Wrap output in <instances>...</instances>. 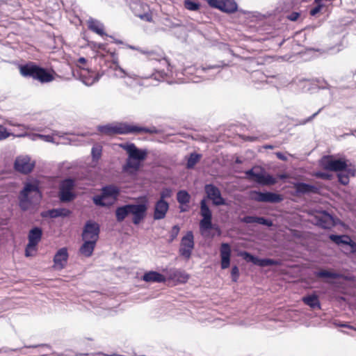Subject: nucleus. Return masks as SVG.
Returning a JSON list of instances; mask_svg holds the SVG:
<instances>
[{
  "mask_svg": "<svg viewBox=\"0 0 356 356\" xmlns=\"http://www.w3.org/2000/svg\"><path fill=\"white\" fill-rule=\"evenodd\" d=\"M240 255L248 262H251L254 265H257L261 267L270 266H278L280 264L279 260L272 259H259L257 257L254 256L248 252H242Z\"/></svg>",
  "mask_w": 356,
  "mask_h": 356,
  "instance_id": "nucleus-16",
  "label": "nucleus"
},
{
  "mask_svg": "<svg viewBox=\"0 0 356 356\" xmlns=\"http://www.w3.org/2000/svg\"><path fill=\"white\" fill-rule=\"evenodd\" d=\"M331 86L329 85L327 81H318V88H321V89H328L329 90V88H330Z\"/></svg>",
  "mask_w": 356,
  "mask_h": 356,
  "instance_id": "nucleus-54",
  "label": "nucleus"
},
{
  "mask_svg": "<svg viewBox=\"0 0 356 356\" xmlns=\"http://www.w3.org/2000/svg\"><path fill=\"white\" fill-rule=\"evenodd\" d=\"M350 238L348 235L330 234L329 236V238L337 245H347Z\"/></svg>",
  "mask_w": 356,
  "mask_h": 356,
  "instance_id": "nucleus-35",
  "label": "nucleus"
},
{
  "mask_svg": "<svg viewBox=\"0 0 356 356\" xmlns=\"http://www.w3.org/2000/svg\"><path fill=\"white\" fill-rule=\"evenodd\" d=\"M68 252L66 248H60L56 253L54 257V262L55 268L61 270L65 268L67 259Z\"/></svg>",
  "mask_w": 356,
  "mask_h": 356,
  "instance_id": "nucleus-24",
  "label": "nucleus"
},
{
  "mask_svg": "<svg viewBox=\"0 0 356 356\" xmlns=\"http://www.w3.org/2000/svg\"><path fill=\"white\" fill-rule=\"evenodd\" d=\"M35 248L36 247H29V243H28L27 245H26V248H25V256L27 257H31L32 255L31 253V251L35 250Z\"/></svg>",
  "mask_w": 356,
  "mask_h": 356,
  "instance_id": "nucleus-55",
  "label": "nucleus"
},
{
  "mask_svg": "<svg viewBox=\"0 0 356 356\" xmlns=\"http://www.w3.org/2000/svg\"><path fill=\"white\" fill-rule=\"evenodd\" d=\"M341 90V89L339 88H335V87H332V86L329 88V92H330V98L332 99L337 98L340 95Z\"/></svg>",
  "mask_w": 356,
  "mask_h": 356,
  "instance_id": "nucleus-45",
  "label": "nucleus"
},
{
  "mask_svg": "<svg viewBox=\"0 0 356 356\" xmlns=\"http://www.w3.org/2000/svg\"><path fill=\"white\" fill-rule=\"evenodd\" d=\"M309 81L308 79H305L304 78H296V79H293L291 83L299 85L301 83H307Z\"/></svg>",
  "mask_w": 356,
  "mask_h": 356,
  "instance_id": "nucleus-56",
  "label": "nucleus"
},
{
  "mask_svg": "<svg viewBox=\"0 0 356 356\" xmlns=\"http://www.w3.org/2000/svg\"><path fill=\"white\" fill-rule=\"evenodd\" d=\"M200 215L202 217L200 222V229L203 231L212 229V212L205 199L200 201Z\"/></svg>",
  "mask_w": 356,
  "mask_h": 356,
  "instance_id": "nucleus-13",
  "label": "nucleus"
},
{
  "mask_svg": "<svg viewBox=\"0 0 356 356\" xmlns=\"http://www.w3.org/2000/svg\"><path fill=\"white\" fill-rule=\"evenodd\" d=\"M302 300L306 305L310 307L313 309L321 308V303L318 296L314 293L304 296Z\"/></svg>",
  "mask_w": 356,
  "mask_h": 356,
  "instance_id": "nucleus-31",
  "label": "nucleus"
},
{
  "mask_svg": "<svg viewBox=\"0 0 356 356\" xmlns=\"http://www.w3.org/2000/svg\"><path fill=\"white\" fill-rule=\"evenodd\" d=\"M102 146L99 144H95L92 146L91 149V156L93 161H98L102 156Z\"/></svg>",
  "mask_w": 356,
  "mask_h": 356,
  "instance_id": "nucleus-39",
  "label": "nucleus"
},
{
  "mask_svg": "<svg viewBox=\"0 0 356 356\" xmlns=\"http://www.w3.org/2000/svg\"><path fill=\"white\" fill-rule=\"evenodd\" d=\"M42 236V230L39 227H34L32 228L28 235L29 248L36 247L40 241Z\"/></svg>",
  "mask_w": 356,
  "mask_h": 356,
  "instance_id": "nucleus-27",
  "label": "nucleus"
},
{
  "mask_svg": "<svg viewBox=\"0 0 356 356\" xmlns=\"http://www.w3.org/2000/svg\"><path fill=\"white\" fill-rule=\"evenodd\" d=\"M300 14L298 12H292L291 13L288 15L287 19L291 22H295L298 19V17H300Z\"/></svg>",
  "mask_w": 356,
  "mask_h": 356,
  "instance_id": "nucleus-52",
  "label": "nucleus"
},
{
  "mask_svg": "<svg viewBox=\"0 0 356 356\" xmlns=\"http://www.w3.org/2000/svg\"><path fill=\"white\" fill-rule=\"evenodd\" d=\"M113 42L115 43V44H122L123 42L122 40H117V39H114L113 38Z\"/></svg>",
  "mask_w": 356,
  "mask_h": 356,
  "instance_id": "nucleus-64",
  "label": "nucleus"
},
{
  "mask_svg": "<svg viewBox=\"0 0 356 356\" xmlns=\"http://www.w3.org/2000/svg\"><path fill=\"white\" fill-rule=\"evenodd\" d=\"M105 46L104 44L99 43L97 47L99 49L104 50L105 49Z\"/></svg>",
  "mask_w": 356,
  "mask_h": 356,
  "instance_id": "nucleus-63",
  "label": "nucleus"
},
{
  "mask_svg": "<svg viewBox=\"0 0 356 356\" xmlns=\"http://www.w3.org/2000/svg\"><path fill=\"white\" fill-rule=\"evenodd\" d=\"M78 61L79 63L83 64L86 63V59L83 57H81L79 58Z\"/></svg>",
  "mask_w": 356,
  "mask_h": 356,
  "instance_id": "nucleus-61",
  "label": "nucleus"
},
{
  "mask_svg": "<svg viewBox=\"0 0 356 356\" xmlns=\"http://www.w3.org/2000/svg\"><path fill=\"white\" fill-rule=\"evenodd\" d=\"M321 165L325 170L337 172L344 171L348 167L346 161L341 159H333L329 156L322 159Z\"/></svg>",
  "mask_w": 356,
  "mask_h": 356,
  "instance_id": "nucleus-12",
  "label": "nucleus"
},
{
  "mask_svg": "<svg viewBox=\"0 0 356 356\" xmlns=\"http://www.w3.org/2000/svg\"><path fill=\"white\" fill-rule=\"evenodd\" d=\"M24 348H42L43 349L51 350V346L49 345H48V344H46V343L24 346Z\"/></svg>",
  "mask_w": 356,
  "mask_h": 356,
  "instance_id": "nucleus-50",
  "label": "nucleus"
},
{
  "mask_svg": "<svg viewBox=\"0 0 356 356\" xmlns=\"http://www.w3.org/2000/svg\"><path fill=\"white\" fill-rule=\"evenodd\" d=\"M169 209V204L165 200H157L154 205L153 218L155 220H162L165 218Z\"/></svg>",
  "mask_w": 356,
  "mask_h": 356,
  "instance_id": "nucleus-22",
  "label": "nucleus"
},
{
  "mask_svg": "<svg viewBox=\"0 0 356 356\" xmlns=\"http://www.w3.org/2000/svg\"><path fill=\"white\" fill-rule=\"evenodd\" d=\"M120 191L114 185H106L102 188L101 194L92 197L93 203L99 207H110L117 200Z\"/></svg>",
  "mask_w": 356,
  "mask_h": 356,
  "instance_id": "nucleus-7",
  "label": "nucleus"
},
{
  "mask_svg": "<svg viewBox=\"0 0 356 356\" xmlns=\"http://www.w3.org/2000/svg\"><path fill=\"white\" fill-rule=\"evenodd\" d=\"M180 231V227L178 225H174L170 232L169 242H172L178 236Z\"/></svg>",
  "mask_w": 356,
  "mask_h": 356,
  "instance_id": "nucleus-42",
  "label": "nucleus"
},
{
  "mask_svg": "<svg viewBox=\"0 0 356 356\" xmlns=\"http://www.w3.org/2000/svg\"><path fill=\"white\" fill-rule=\"evenodd\" d=\"M251 197L256 202L268 203H280L284 200L282 195L270 191H254L251 193Z\"/></svg>",
  "mask_w": 356,
  "mask_h": 356,
  "instance_id": "nucleus-11",
  "label": "nucleus"
},
{
  "mask_svg": "<svg viewBox=\"0 0 356 356\" xmlns=\"http://www.w3.org/2000/svg\"><path fill=\"white\" fill-rule=\"evenodd\" d=\"M276 154V156H277L279 159H280V160H282V161H286V160H287V157H286V156L283 153H282V152H276V154Z\"/></svg>",
  "mask_w": 356,
  "mask_h": 356,
  "instance_id": "nucleus-58",
  "label": "nucleus"
},
{
  "mask_svg": "<svg viewBox=\"0 0 356 356\" xmlns=\"http://www.w3.org/2000/svg\"><path fill=\"white\" fill-rule=\"evenodd\" d=\"M316 176L318 178H321L326 180H330L331 179L332 177V175L330 174L325 172H316Z\"/></svg>",
  "mask_w": 356,
  "mask_h": 356,
  "instance_id": "nucleus-51",
  "label": "nucleus"
},
{
  "mask_svg": "<svg viewBox=\"0 0 356 356\" xmlns=\"http://www.w3.org/2000/svg\"><path fill=\"white\" fill-rule=\"evenodd\" d=\"M350 247V251L353 253H356V243L350 238L348 239V243L347 244Z\"/></svg>",
  "mask_w": 356,
  "mask_h": 356,
  "instance_id": "nucleus-53",
  "label": "nucleus"
},
{
  "mask_svg": "<svg viewBox=\"0 0 356 356\" xmlns=\"http://www.w3.org/2000/svg\"><path fill=\"white\" fill-rule=\"evenodd\" d=\"M295 195L298 196L301 195L317 194L319 193V188L314 185L305 182H296L293 184Z\"/></svg>",
  "mask_w": 356,
  "mask_h": 356,
  "instance_id": "nucleus-19",
  "label": "nucleus"
},
{
  "mask_svg": "<svg viewBox=\"0 0 356 356\" xmlns=\"http://www.w3.org/2000/svg\"><path fill=\"white\" fill-rule=\"evenodd\" d=\"M177 200L180 204H187L190 202L191 195L186 190H180L177 193Z\"/></svg>",
  "mask_w": 356,
  "mask_h": 356,
  "instance_id": "nucleus-34",
  "label": "nucleus"
},
{
  "mask_svg": "<svg viewBox=\"0 0 356 356\" xmlns=\"http://www.w3.org/2000/svg\"><path fill=\"white\" fill-rule=\"evenodd\" d=\"M42 193L37 182H26L19 195V207L23 211L29 210L33 204H39Z\"/></svg>",
  "mask_w": 356,
  "mask_h": 356,
  "instance_id": "nucleus-4",
  "label": "nucleus"
},
{
  "mask_svg": "<svg viewBox=\"0 0 356 356\" xmlns=\"http://www.w3.org/2000/svg\"><path fill=\"white\" fill-rule=\"evenodd\" d=\"M315 275L319 278H332V279H339L342 277L341 274L331 272L326 270H322L315 273Z\"/></svg>",
  "mask_w": 356,
  "mask_h": 356,
  "instance_id": "nucleus-33",
  "label": "nucleus"
},
{
  "mask_svg": "<svg viewBox=\"0 0 356 356\" xmlns=\"http://www.w3.org/2000/svg\"><path fill=\"white\" fill-rule=\"evenodd\" d=\"M355 174V169L348 167L346 170L337 173L338 180L341 184L347 185L349 183L350 176L354 177Z\"/></svg>",
  "mask_w": 356,
  "mask_h": 356,
  "instance_id": "nucleus-32",
  "label": "nucleus"
},
{
  "mask_svg": "<svg viewBox=\"0 0 356 356\" xmlns=\"http://www.w3.org/2000/svg\"><path fill=\"white\" fill-rule=\"evenodd\" d=\"M68 133L60 131H53L51 134H33L29 135V138L33 140H42L48 143H56L54 140V136H58L59 138H64Z\"/></svg>",
  "mask_w": 356,
  "mask_h": 356,
  "instance_id": "nucleus-23",
  "label": "nucleus"
},
{
  "mask_svg": "<svg viewBox=\"0 0 356 356\" xmlns=\"http://www.w3.org/2000/svg\"><path fill=\"white\" fill-rule=\"evenodd\" d=\"M148 202L145 197L140 203H129L116 208L115 214L116 220L122 222L129 215H132V222L135 225H139L147 216Z\"/></svg>",
  "mask_w": 356,
  "mask_h": 356,
  "instance_id": "nucleus-2",
  "label": "nucleus"
},
{
  "mask_svg": "<svg viewBox=\"0 0 356 356\" xmlns=\"http://www.w3.org/2000/svg\"><path fill=\"white\" fill-rule=\"evenodd\" d=\"M101 77L99 74H95L94 76L89 78L87 81H84V83L87 86H91L93 83L97 82Z\"/></svg>",
  "mask_w": 356,
  "mask_h": 356,
  "instance_id": "nucleus-49",
  "label": "nucleus"
},
{
  "mask_svg": "<svg viewBox=\"0 0 356 356\" xmlns=\"http://www.w3.org/2000/svg\"><path fill=\"white\" fill-rule=\"evenodd\" d=\"M97 130L102 134L109 136L113 134L157 133V130L154 127L149 128L130 124L128 123L107 124L105 125H99L97 127Z\"/></svg>",
  "mask_w": 356,
  "mask_h": 356,
  "instance_id": "nucleus-3",
  "label": "nucleus"
},
{
  "mask_svg": "<svg viewBox=\"0 0 356 356\" xmlns=\"http://www.w3.org/2000/svg\"><path fill=\"white\" fill-rule=\"evenodd\" d=\"M88 27L90 31L96 33L97 34L101 36H108V35L104 32V24L97 19H95L94 18H90L88 20Z\"/></svg>",
  "mask_w": 356,
  "mask_h": 356,
  "instance_id": "nucleus-29",
  "label": "nucleus"
},
{
  "mask_svg": "<svg viewBox=\"0 0 356 356\" xmlns=\"http://www.w3.org/2000/svg\"><path fill=\"white\" fill-rule=\"evenodd\" d=\"M195 247L194 236L192 231H188L181 238L179 249V255L188 260Z\"/></svg>",
  "mask_w": 356,
  "mask_h": 356,
  "instance_id": "nucleus-9",
  "label": "nucleus"
},
{
  "mask_svg": "<svg viewBox=\"0 0 356 356\" xmlns=\"http://www.w3.org/2000/svg\"><path fill=\"white\" fill-rule=\"evenodd\" d=\"M20 74L24 77L32 78L42 83H49L54 79V75L47 69L34 62L29 61L19 66Z\"/></svg>",
  "mask_w": 356,
  "mask_h": 356,
  "instance_id": "nucleus-6",
  "label": "nucleus"
},
{
  "mask_svg": "<svg viewBox=\"0 0 356 356\" xmlns=\"http://www.w3.org/2000/svg\"><path fill=\"white\" fill-rule=\"evenodd\" d=\"M35 165V161H31L29 156H19L15 161L14 168L17 172L26 175L33 170Z\"/></svg>",
  "mask_w": 356,
  "mask_h": 356,
  "instance_id": "nucleus-17",
  "label": "nucleus"
},
{
  "mask_svg": "<svg viewBox=\"0 0 356 356\" xmlns=\"http://www.w3.org/2000/svg\"><path fill=\"white\" fill-rule=\"evenodd\" d=\"M201 155L200 154L193 152L190 154L187 159L186 167L188 169L193 168L200 161Z\"/></svg>",
  "mask_w": 356,
  "mask_h": 356,
  "instance_id": "nucleus-38",
  "label": "nucleus"
},
{
  "mask_svg": "<svg viewBox=\"0 0 356 356\" xmlns=\"http://www.w3.org/2000/svg\"><path fill=\"white\" fill-rule=\"evenodd\" d=\"M172 191L170 188H164L160 193V198L158 200H165L172 196Z\"/></svg>",
  "mask_w": 356,
  "mask_h": 356,
  "instance_id": "nucleus-43",
  "label": "nucleus"
},
{
  "mask_svg": "<svg viewBox=\"0 0 356 356\" xmlns=\"http://www.w3.org/2000/svg\"><path fill=\"white\" fill-rule=\"evenodd\" d=\"M71 214V211L65 208H56L51 209L47 211L41 212L40 216L42 218H56L58 217H67Z\"/></svg>",
  "mask_w": 356,
  "mask_h": 356,
  "instance_id": "nucleus-25",
  "label": "nucleus"
},
{
  "mask_svg": "<svg viewBox=\"0 0 356 356\" xmlns=\"http://www.w3.org/2000/svg\"><path fill=\"white\" fill-rule=\"evenodd\" d=\"M239 269L237 266H234L231 270L232 280L234 282H236L239 277Z\"/></svg>",
  "mask_w": 356,
  "mask_h": 356,
  "instance_id": "nucleus-46",
  "label": "nucleus"
},
{
  "mask_svg": "<svg viewBox=\"0 0 356 356\" xmlns=\"http://www.w3.org/2000/svg\"><path fill=\"white\" fill-rule=\"evenodd\" d=\"M343 48L344 45L343 44V41L340 39L339 42L335 45L327 47L326 49V52L330 54H334L341 51Z\"/></svg>",
  "mask_w": 356,
  "mask_h": 356,
  "instance_id": "nucleus-41",
  "label": "nucleus"
},
{
  "mask_svg": "<svg viewBox=\"0 0 356 356\" xmlns=\"http://www.w3.org/2000/svg\"><path fill=\"white\" fill-rule=\"evenodd\" d=\"M121 147L128 154L126 163L122 166V171L124 172H129L131 170L138 171L140 168V163L147 157V150L139 149L135 144L131 143L122 144Z\"/></svg>",
  "mask_w": 356,
  "mask_h": 356,
  "instance_id": "nucleus-5",
  "label": "nucleus"
},
{
  "mask_svg": "<svg viewBox=\"0 0 356 356\" xmlns=\"http://www.w3.org/2000/svg\"><path fill=\"white\" fill-rule=\"evenodd\" d=\"M245 174L248 179L253 180L261 186H272L277 183L276 178L266 173L264 170L256 172L254 168H251L246 170Z\"/></svg>",
  "mask_w": 356,
  "mask_h": 356,
  "instance_id": "nucleus-8",
  "label": "nucleus"
},
{
  "mask_svg": "<svg viewBox=\"0 0 356 356\" xmlns=\"http://www.w3.org/2000/svg\"><path fill=\"white\" fill-rule=\"evenodd\" d=\"M323 108H321L317 112L314 113L313 115H312L311 116H309V118H306V119H303V120H300L298 121V124L299 125H305L307 123L311 122L313 120V119L314 118H316L318 113L322 111Z\"/></svg>",
  "mask_w": 356,
  "mask_h": 356,
  "instance_id": "nucleus-44",
  "label": "nucleus"
},
{
  "mask_svg": "<svg viewBox=\"0 0 356 356\" xmlns=\"http://www.w3.org/2000/svg\"><path fill=\"white\" fill-rule=\"evenodd\" d=\"M240 221L243 223H258L262 225L267 226L268 227L273 225V221L268 218L264 217L253 216H245L240 219Z\"/></svg>",
  "mask_w": 356,
  "mask_h": 356,
  "instance_id": "nucleus-26",
  "label": "nucleus"
},
{
  "mask_svg": "<svg viewBox=\"0 0 356 356\" xmlns=\"http://www.w3.org/2000/svg\"><path fill=\"white\" fill-rule=\"evenodd\" d=\"M83 243L80 247L79 252L82 255H83L86 257H89L92 254L93 251L95 248L97 242L87 241V240H83Z\"/></svg>",
  "mask_w": 356,
  "mask_h": 356,
  "instance_id": "nucleus-30",
  "label": "nucleus"
},
{
  "mask_svg": "<svg viewBox=\"0 0 356 356\" xmlns=\"http://www.w3.org/2000/svg\"><path fill=\"white\" fill-rule=\"evenodd\" d=\"M139 17L140 19H144L147 22L152 21V15L149 13H145L143 15H140Z\"/></svg>",
  "mask_w": 356,
  "mask_h": 356,
  "instance_id": "nucleus-57",
  "label": "nucleus"
},
{
  "mask_svg": "<svg viewBox=\"0 0 356 356\" xmlns=\"http://www.w3.org/2000/svg\"><path fill=\"white\" fill-rule=\"evenodd\" d=\"M316 224L323 229H330L334 225V218L326 211L320 212L315 216Z\"/></svg>",
  "mask_w": 356,
  "mask_h": 356,
  "instance_id": "nucleus-20",
  "label": "nucleus"
},
{
  "mask_svg": "<svg viewBox=\"0 0 356 356\" xmlns=\"http://www.w3.org/2000/svg\"><path fill=\"white\" fill-rule=\"evenodd\" d=\"M204 191L207 197L212 201L215 206L225 205L226 200L222 196L220 189L212 184H208L204 186Z\"/></svg>",
  "mask_w": 356,
  "mask_h": 356,
  "instance_id": "nucleus-15",
  "label": "nucleus"
},
{
  "mask_svg": "<svg viewBox=\"0 0 356 356\" xmlns=\"http://www.w3.org/2000/svg\"><path fill=\"white\" fill-rule=\"evenodd\" d=\"M222 65H208L207 67H202L201 69H198L197 72L198 75L192 77L190 80L193 83H198L201 81L200 77L204 79H213L214 76L220 72V67Z\"/></svg>",
  "mask_w": 356,
  "mask_h": 356,
  "instance_id": "nucleus-18",
  "label": "nucleus"
},
{
  "mask_svg": "<svg viewBox=\"0 0 356 356\" xmlns=\"http://www.w3.org/2000/svg\"><path fill=\"white\" fill-rule=\"evenodd\" d=\"M193 70H194V68L193 67H190L186 68L184 70L183 74L184 75H187V74H192Z\"/></svg>",
  "mask_w": 356,
  "mask_h": 356,
  "instance_id": "nucleus-59",
  "label": "nucleus"
},
{
  "mask_svg": "<svg viewBox=\"0 0 356 356\" xmlns=\"http://www.w3.org/2000/svg\"><path fill=\"white\" fill-rule=\"evenodd\" d=\"M11 134L8 131L7 129L2 125H0V140H3L8 138Z\"/></svg>",
  "mask_w": 356,
  "mask_h": 356,
  "instance_id": "nucleus-47",
  "label": "nucleus"
},
{
  "mask_svg": "<svg viewBox=\"0 0 356 356\" xmlns=\"http://www.w3.org/2000/svg\"><path fill=\"white\" fill-rule=\"evenodd\" d=\"M76 197L73 191L59 190V199L62 202H69Z\"/></svg>",
  "mask_w": 356,
  "mask_h": 356,
  "instance_id": "nucleus-36",
  "label": "nucleus"
},
{
  "mask_svg": "<svg viewBox=\"0 0 356 356\" xmlns=\"http://www.w3.org/2000/svg\"><path fill=\"white\" fill-rule=\"evenodd\" d=\"M316 4V5L314 8H312L309 11V14L312 16H315L316 15H317L323 7V5L321 2H318V3Z\"/></svg>",
  "mask_w": 356,
  "mask_h": 356,
  "instance_id": "nucleus-48",
  "label": "nucleus"
},
{
  "mask_svg": "<svg viewBox=\"0 0 356 356\" xmlns=\"http://www.w3.org/2000/svg\"><path fill=\"white\" fill-rule=\"evenodd\" d=\"M209 6L226 13H234L238 9L234 0H207Z\"/></svg>",
  "mask_w": 356,
  "mask_h": 356,
  "instance_id": "nucleus-14",
  "label": "nucleus"
},
{
  "mask_svg": "<svg viewBox=\"0 0 356 356\" xmlns=\"http://www.w3.org/2000/svg\"><path fill=\"white\" fill-rule=\"evenodd\" d=\"M184 6L191 11H197L200 8V3L192 0H184Z\"/></svg>",
  "mask_w": 356,
  "mask_h": 356,
  "instance_id": "nucleus-40",
  "label": "nucleus"
},
{
  "mask_svg": "<svg viewBox=\"0 0 356 356\" xmlns=\"http://www.w3.org/2000/svg\"><path fill=\"white\" fill-rule=\"evenodd\" d=\"M127 47L136 50L142 54L147 56V61L144 65L138 70V74L133 72H127L122 68L118 63V58L114 61L115 67L114 70L118 72L117 76L120 79L128 78L132 81H125L124 84L129 88H132L134 83H138L136 81L137 79H152L158 81L166 80L173 76L174 66L171 64L170 60L165 56L163 51H156L154 50H147L131 44H126Z\"/></svg>",
  "mask_w": 356,
  "mask_h": 356,
  "instance_id": "nucleus-1",
  "label": "nucleus"
},
{
  "mask_svg": "<svg viewBox=\"0 0 356 356\" xmlns=\"http://www.w3.org/2000/svg\"><path fill=\"white\" fill-rule=\"evenodd\" d=\"M340 326L341 327H348L350 329H353V326L347 325V324H345V323L341 324Z\"/></svg>",
  "mask_w": 356,
  "mask_h": 356,
  "instance_id": "nucleus-62",
  "label": "nucleus"
},
{
  "mask_svg": "<svg viewBox=\"0 0 356 356\" xmlns=\"http://www.w3.org/2000/svg\"><path fill=\"white\" fill-rule=\"evenodd\" d=\"M232 250L230 245L227 243H222L220 248V267L222 269H227L230 266Z\"/></svg>",
  "mask_w": 356,
  "mask_h": 356,
  "instance_id": "nucleus-21",
  "label": "nucleus"
},
{
  "mask_svg": "<svg viewBox=\"0 0 356 356\" xmlns=\"http://www.w3.org/2000/svg\"><path fill=\"white\" fill-rule=\"evenodd\" d=\"M74 186V180L71 178H67L61 181L59 190L72 191Z\"/></svg>",
  "mask_w": 356,
  "mask_h": 356,
  "instance_id": "nucleus-37",
  "label": "nucleus"
},
{
  "mask_svg": "<svg viewBox=\"0 0 356 356\" xmlns=\"http://www.w3.org/2000/svg\"><path fill=\"white\" fill-rule=\"evenodd\" d=\"M277 177L278 179L282 180L286 179L289 177V176L286 173L278 174Z\"/></svg>",
  "mask_w": 356,
  "mask_h": 356,
  "instance_id": "nucleus-60",
  "label": "nucleus"
},
{
  "mask_svg": "<svg viewBox=\"0 0 356 356\" xmlns=\"http://www.w3.org/2000/svg\"><path fill=\"white\" fill-rule=\"evenodd\" d=\"M165 277L157 271H148L143 276V280L146 282L163 283L165 282Z\"/></svg>",
  "mask_w": 356,
  "mask_h": 356,
  "instance_id": "nucleus-28",
  "label": "nucleus"
},
{
  "mask_svg": "<svg viewBox=\"0 0 356 356\" xmlns=\"http://www.w3.org/2000/svg\"><path fill=\"white\" fill-rule=\"evenodd\" d=\"M99 225L92 220H87L83 226L81 238L82 240L97 242L99 238Z\"/></svg>",
  "mask_w": 356,
  "mask_h": 356,
  "instance_id": "nucleus-10",
  "label": "nucleus"
}]
</instances>
